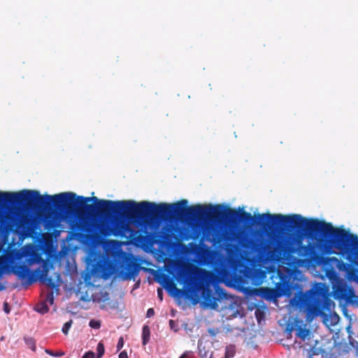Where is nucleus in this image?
<instances>
[{"label": "nucleus", "instance_id": "6ab92c4d", "mask_svg": "<svg viewBox=\"0 0 358 358\" xmlns=\"http://www.w3.org/2000/svg\"><path fill=\"white\" fill-rule=\"evenodd\" d=\"M71 324H72V321L70 320L67 322H66L63 327H62V332L64 334H67L68 332H69V329L71 328Z\"/></svg>", "mask_w": 358, "mask_h": 358}, {"label": "nucleus", "instance_id": "9d476101", "mask_svg": "<svg viewBox=\"0 0 358 358\" xmlns=\"http://www.w3.org/2000/svg\"><path fill=\"white\" fill-rule=\"evenodd\" d=\"M150 336V331L149 327L147 325H145L143 327V331H142V339H143L142 343L143 345H145L149 342Z\"/></svg>", "mask_w": 358, "mask_h": 358}, {"label": "nucleus", "instance_id": "412c9836", "mask_svg": "<svg viewBox=\"0 0 358 358\" xmlns=\"http://www.w3.org/2000/svg\"><path fill=\"white\" fill-rule=\"evenodd\" d=\"M124 345V338L122 336L120 337L117 344V351L119 352Z\"/></svg>", "mask_w": 358, "mask_h": 358}, {"label": "nucleus", "instance_id": "f704fd0d", "mask_svg": "<svg viewBox=\"0 0 358 358\" xmlns=\"http://www.w3.org/2000/svg\"><path fill=\"white\" fill-rule=\"evenodd\" d=\"M357 272H358V270H357Z\"/></svg>", "mask_w": 358, "mask_h": 358}, {"label": "nucleus", "instance_id": "473e14b6", "mask_svg": "<svg viewBox=\"0 0 358 358\" xmlns=\"http://www.w3.org/2000/svg\"><path fill=\"white\" fill-rule=\"evenodd\" d=\"M3 287H0V290L3 289Z\"/></svg>", "mask_w": 358, "mask_h": 358}, {"label": "nucleus", "instance_id": "4468645a", "mask_svg": "<svg viewBox=\"0 0 358 358\" xmlns=\"http://www.w3.org/2000/svg\"><path fill=\"white\" fill-rule=\"evenodd\" d=\"M35 310L41 314H45L49 311V307L47 305L46 302H43L41 304L38 305L36 307Z\"/></svg>", "mask_w": 358, "mask_h": 358}, {"label": "nucleus", "instance_id": "c85d7f7f", "mask_svg": "<svg viewBox=\"0 0 358 358\" xmlns=\"http://www.w3.org/2000/svg\"><path fill=\"white\" fill-rule=\"evenodd\" d=\"M355 343H356V345H355L354 342H350V344L352 345V346L354 347L355 348H356L357 352L358 354V343L355 342Z\"/></svg>", "mask_w": 358, "mask_h": 358}, {"label": "nucleus", "instance_id": "72a5a7b5", "mask_svg": "<svg viewBox=\"0 0 358 358\" xmlns=\"http://www.w3.org/2000/svg\"><path fill=\"white\" fill-rule=\"evenodd\" d=\"M210 358H213L212 355L210 357Z\"/></svg>", "mask_w": 358, "mask_h": 358}, {"label": "nucleus", "instance_id": "c756f323", "mask_svg": "<svg viewBox=\"0 0 358 358\" xmlns=\"http://www.w3.org/2000/svg\"><path fill=\"white\" fill-rule=\"evenodd\" d=\"M169 326H170L171 329H173L174 326H175V322L172 320H169Z\"/></svg>", "mask_w": 358, "mask_h": 358}, {"label": "nucleus", "instance_id": "a211bd4d", "mask_svg": "<svg viewBox=\"0 0 358 358\" xmlns=\"http://www.w3.org/2000/svg\"><path fill=\"white\" fill-rule=\"evenodd\" d=\"M89 325L92 329H99L101 327V321L92 320L90 321Z\"/></svg>", "mask_w": 358, "mask_h": 358}, {"label": "nucleus", "instance_id": "9b49d317", "mask_svg": "<svg viewBox=\"0 0 358 358\" xmlns=\"http://www.w3.org/2000/svg\"><path fill=\"white\" fill-rule=\"evenodd\" d=\"M300 251L303 252L305 256L311 257L314 253V248L311 245L301 246Z\"/></svg>", "mask_w": 358, "mask_h": 358}, {"label": "nucleus", "instance_id": "6e6552de", "mask_svg": "<svg viewBox=\"0 0 358 358\" xmlns=\"http://www.w3.org/2000/svg\"><path fill=\"white\" fill-rule=\"evenodd\" d=\"M287 245L284 240L278 239L273 245V252L281 254L287 251Z\"/></svg>", "mask_w": 358, "mask_h": 358}, {"label": "nucleus", "instance_id": "39448f33", "mask_svg": "<svg viewBox=\"0 0 358 358\" xmlns=\"http://www.w3.org/2000/svg\"><path fill=\"white\" fill-rule=\"evenodd\" d=\"M350 289L343 284L333 286L334 297L338 300H348L350 296Z\"/></svg>", "mask_w": 358, "mask_h": 358}, {"label": "nucleus", "instance_id": "7ed1b4c3", "mask_svg": "<svg viewBox=\"0 0 358 358\" xmlns=\"http://www.w3.org/2000/svg\"><path fill=\"white\" fill-rule=\"evenodd\" d=\"M15 205L37 208V191L23 189L17 192H0V206Z\"/></svg>", "mask_w": 358, "mask_h": 358}, {"label": "nucleus", "instance_id": "20e7f679", "mask_svg": "<svg viewBox=\"0 0 358 358\" xmlns=\"http://www.w3.org/2000/svg\"><path fill=\"white\" fill-rule=\"evenodd\" d=\"M34 257H27L23 264L20 262L13 264L12 273L15 274L24 285H30L34 282L37 278L35 273H32L29 266L35 263Z\"/></svg>", "mask_w": 358, "mask_h": 358}, {"label": "nucleus", "instance_id": "cd10ccee", "mask_svg": "<svg viewBox=\"0 0 358 358\" xmlns=\"http://www.w3.org/2000/svg\"><path fill=\"white\" fill-rule=\"evenodd\" d=\"M119 358H129L126 351H122L119 355Z\"/></svg>", "mask_w": 358, "mask_h": 358}, {"label": "nucleus", "instance_id": "a878e982", "mask_svg": "<svg viewBox=\"0 0 358 358\" xmlns=\"http://www.w3.org/2000/svg\"><path fill=\"white\" fill-rule=\"evenodd\" d=\"M157 295H158V298L159 299V300L162 301L163 300V291L161 288H158Z\"/></svg>", "mask_w": 358, "mask_h": 358}, {"label": "nucleus", "instance_id": "ddd939ff", "mask_svg": "<svg viewBox=\"0 0 358 358\" xmlns=\"http://www.w3.org/2000/svg\"><path fill=\"white\" fill-rule=\"evenodd\" d=\"M24 340L27 347L30 348L33 352H36V341L31 337H24Z\"/></svg>", "mask_w": 358, "mask_h": 358}, {"label": "nucleus", "instance_id": "423d86ee", "mask_svg": "<svg viewBox=\"0 0 358 358\" xmlns=\"http://www.w3.org/2000/svg\"><path fill=\"white\" fill-rule=\"evenodd\" d=\"M48 268H44L42 271H40L39 269L36 271L35 273H38L39 276V280L43 283L45 284L48 287L51 288H56L57 285L54 281V279L51 277L48 276Z\"/></svg>", "mask_w": 358, "mask_h": 358}, {"label": "nucleus", "instance_id": "2eb2a0df", "mask_svg": "<svg viewBox=\"0 0 358 358\" xmlns=\"http://www.w3.org/2000/svg\"><path fill=\"white\" fill-rule=\"evenodd\" d=\"M96 351H97V354H96V358H101L105 352L104 345L102 342H99L98 343L97 347H96Z\"/></svg>", "mask_w": 358, "mask_h": 358}, {"label": "nucleus", "instance_id": "7c9ffc66", "mask_svg": "<svg viewBox=\"0 0 358 358\" xmlns=\"http://www.w3.org/2000/svg\"><path fill=\"white\" fill-rule=\"evenodd\" d=\"M5 222V220L3 217L0 216V226H2Z\"/></svg>", "mask_w": 358, "mask_h": 358}, {"label": "nucleus", "instance_id": "393cba45", "mask_svg": "<svg viewBox=\"0 0 358 358\" xmlns=\"http://www.w3.org/2000/svg\"><path fill=\"white\" fill-rule=\"evenodd\" d=\"M192 357V352H185L180 358H191Z\"/></svg>", "mask_w": 358, "mask_h": 358}, {"label": "nucleus", "instance_id": "b1692460", "mask_svg": "<svg viewBox=\"0 0 358 358\" xmlns=\"http://www.w3.org/2000/svg\"><path fill=\"white\" fill-rule=\"evenodd\" d=\"M155 315V310L153 308H150L148 310L146 316L148 317H151Z\"/></svg>", "mask_w": 358, "mask_h": 358}, {"label": "nucleus", "instance_id": "f8f14e48", "mask_svg": "<svg viewBox=\"0 0 358 358\" xmlns=\"http://www.w3.org/2000/svg\"><path fill=\"white\" fill-rule=\"evenodd\" d=\"M235 354L236 348L234 345H229L226 347L224 358H233Z\"/></svg>", "mask_w": 358, "mask_h": 358}, {"label": "nucleus", "instance_id": "f257e3e1", "mask_svg": "<svg viewBox=\"0 0 358 358\" xmlns=\"http://www.w3.org/2000/svg\"><path fill=\"white\" fill-rule=\"evenodd\" d=\"M296 306L306 312L308 319L330 312L335 306L329 294L328 287L322 282H314L311 288L303 293L299 292L294 296Z\"/></svg>", "mask_w": 358, "mask_h": 358}, {"label": "nucleus", "instance_id": "1a4fd4ad", "mask_svg": "<svg viewBox=\"0 0 358 358\" xmlns=\"http://www.w3.org/2000/svg\"><path fill=\"white\" fill-rule=\"evenodd\" d=\"M309 334L310 331L308 329L302 327H299L296 328V336L301 338L302 341H305Z\"/></svg>", "mask_w": 358, "mask_h": 358}, {"label": "nucleus", "instance_id": "f3484780", "mask_svg": "<svg viewBox=\"0 0 358 358\" xmlns=\"http://www.w3.org/2000/svg\"><path fill=\"white\" fill-rule=\"evenodd\" d=\"M260 290L263 294H266L268 297L273 296L275 294V289L271 288H261Z\"/></svg>", "mask_w": 358, "mask_h": 358}, {"label": "nucleus", "instance_id": "bb28decb", "mask_svg": "<svg viewBox=\"0 0 358 358\" xmlns=\"http://www.w3.org/2000/svg\"><path fill=\"white\" fill-rule=\"evenodd\" d=\"M3 310L6 313L8 314L10 313V308L8 306V303L5 302L3 303Z\"/></svg>", "mask_w": 358, "mask_h": 358}, {"label": "nucleus", "instance_id": "4be33fe9", "mask_svg": "<svg viewBox=\"0 0 358 358\" xmlns=\"http://www.w3.org/2000/svg\"><path fill=\"white\" fill-rule=\"evenodd\" d=\"M82 358H96L95 357V354L94 352L90 350L88 352H87L83 357Z\"/></svg>", "mask_w": 358, "mask_h": 358}, {"label": "nucleus", "instance_id": "0eeeda50", "mask_svg": "<svg viewBox=\"0 0 358 358\" xmlns=\"http://www.w3.org/2000/svg\"><path fill=\"white\" fill-rule=\"evenodd\" d=\"M127 272L125 273L124 279H131L137 275L138 272V266L137 264L130 262L126 266Z\"/></svg>", "mask_w": 358, "mask_h": 358}, {"label": "nucleus", "instance_id": "f03ea898", "mask_svg": "<svg viewBox=\"0 0 358 358\" xmlns=\"http://www.w3.org/2000/svg\"><path fill=\"white\" fill-rule=\"evenodd\" d=\"M180 278L191 294L201 292V296L206 306L212 309L217 308V299L215 297L213 291L210 289V284L215 278L213 271L196 268L193 273H181Z\"/></svg>", "mask_w": 358, "mask_h": 358}, {"label": "nucleus", "instance_id": "2f4dec72", "mask_svg": "<svg viewBox=\"0 0 358 358\" xmlns=\"http://www.w3.org/2000/svg\"><path fill=\"white\" fill-rule=\"evenodd\" d=\"M56 275H57V278L59 279V278H60L59 274H57V273Z\"/></svg>", "mask_w": 358, "mask_h": 358}, {"label": "nucleus", "instance_id": "dca6fc26", "mask_svg": "<svg viewBox=\"0 0 358 358\" xmlns=\"http://www.w3.org/2000/svg\"><path fill=\"white\" fill-rule=\"evenodd\" d=\"M45 352L46 354L52 356V357H62L65 355L64 352L63 351H57V352H53L49 349H45Z\"/></svg>", "mask_w": 358, "mask_h": 358}, {"label": "nucleus", "instance_id": "5701e85b", "mask_svg": "<svg viewBox=\"0 0 358 358\" xmlns=\"http://www.w3.org/2000/svg\"><path fill=\"white\" fill-rule=\"evenodd\" d=\"M216 292L221 296L224 294L223 289L220 287L218 285H215Z\"/></svg>", "mask_w": 358, "mask_h": 358}, {"label": "nucleus", "instance_id": "aec40b11", "mask_svg": "<svg viewBox=\"0 0 358 358\" xmlns=\"http://www.w3.org/2000/svg\"><path fill=\"white\" fill-rule=\"evenodd\" d=\"M46 303H49L50 305H52L54 303V296L52 292H50L47 294L45 301Z\"/></svg>", "mask_w": 358, "mask_h": 358}]
</instances>
